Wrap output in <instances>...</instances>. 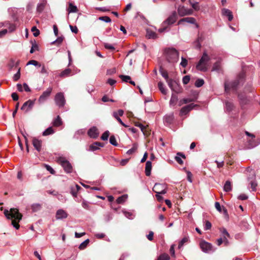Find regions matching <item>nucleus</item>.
Masks as SVG:
<instances>
[{
	"label": "nucleus",
	"mask_w": 260,
	"mask_h": 260,
	"mask_svg": "<svg viewBox=\"0 0 260 260\" xmlns=\"http://www.w3.org/2000/svg\"><path fill=\"white\" fill-rule=\"evenodd\" d=\"M4 214L7 219H14L11 221V224L16 230L19 229L20 225L18 223L21 220L22 215L19 213L18 209L17 208H11L9 211L5 209L4 211Z\"/></svg>",
	"instance_id": "obj_1"
},
{
	"label": "nucleus",
	"mask_w": 260,
	"mask_h": 260,
	"mask_svg": "<svg viewBox=\"0 0 260 260\" xmlns=\"http://www.w3.org/2000/svg\"><path fill=\"white\" fill-rule=\"evenodd\" d=\"M245 81V74L244 72L240 73L236 79L230 82H226L224 83V89L226 92L230 90H237L240 85H242Z\"/></svg>",
	"instance_id": "obj_2"
},
{
	"label": "nucleus",
	"mask_w": 260,
	"mask_h": 260,
	"mask_svg": "<svg viewBox=\"0 0 260 260\" xmlns=\"http://www.w3.org/2000/svg\"><path fill=\"white\" fill-rule=\"evenodd\" d=\"M177 19V13L174 11L161 24V27L158 30V32L162 33L164 31H168L169 26L173 24Z\"/></svg>",
	"instance_id": "obj_3"
},
{
	"label": "nucleus",
	"mask_w": 260,
	"mask_h": 260,
	"mask_svg": "<svg viewBox=\"0 0 260 260\" xmlns=\"http://www.w3.org/2000/svg\"><path fill=\"white\" fill-rule=\"evenodd\" d=\"M211 58L206 52H204L203 55L196 65V69L201 72H206L208 69V62Z\"/></svg>",
	"instance_id": "obj_4"
},
{
	"label": "nucleus",
	"mask_w": 260,
	"mask_h": 260,
	"mask_svg": "<svg viewBox=\"0 0 260 260\" xmlns=\"http://www.w3.org/2000/svg\"><path fill=\"white\" fill-rule=\"evenodd\" d=\"M166 58L170 63H176L179 59V52L175 48H169L166 51Z\"/></svg>",
	"instance_id": "obj_5"
},
{
	"label": "nucleus",
	"mask_w": 260,
	"mask_h": 260,
	"mask_svg": "<svg viewBox=\"0 0 260 260\" xmlns=\"http://www.w3.org/2000/svg\"><path fill=\"white\" fill-rule=\"evenodd\" d=\"M56 162L63 168L66 173L69 174L73 172V167L71 164L65 157L61 156L57 157Z\"/></svg>",
	"instance_id": "obj_6"
},
{
	"label": "nucleus",
	"mask_w": 260,
	"mask_h": 260,
	"mask_svg": "<svg viewBox=\"0 0 260 260\" xmlns=\"http://www.w3.org/2000/svg\"><path fill=\"white\" fill-rule=\"evenodd\" d=\"M54 101L59 108L63 107L66 103L63 93H57L54 97Z\"/></svg>",
	"instance_id": "obj_7"
},
{
	"label": "nucleus",
	"mask_w": 260,
	"mask_h": 260,
	"mask_svg": "<svg viewBox=\"0 0 260 260\" xmlns=\"http://www.w3.org/2000/svg\"><path fill=\"white\" fill-rule=\"evenodd\" d=\"M200 246L202 250L205 253H210L214 251L212 245L205 241H201Z\"/></svg>",
	"instance_id": "obj_8"
},
{
	"label": "nucleus",
	"mask_w": 260,
	"mask_h": 260,
	"mask_svg": "<svg viewBox=\"0 0 260 260\" xmlns=\"http://www.w3.org/2000/svg\"><path fill=\"white\" fill-rule=\"evenodd\" d=\"M52 89L53 88L52 87H49L45 91H44L38 99L39 103H43L45 102L51 95Z\"/></svg>",
	"instance_id": "obj_9"
},
{
	"label": "nucleus",
	"mask_w": 260,
	"mask_h": 260,
	"mask_svg": "<svg viewBox=\"0 0 260 260\" xmlns=\"http://www.w3.org/2000/svg\"><path fill=\"white\" fill-rule=\"evenodd\" d=\"M178 15L183 17L186 15H191L193 13V10L191 9L186 8L183 6H179L177 9Z\"/></svg>",
	"instance_id": "obj_10"
},
{
	"label": "nucleus",
	"mask_w": 260,
	"mask_h": 260,
	"mask_svg": "<svg viewBox=\"0 0 260 260\" xmlns=\"http://www.w3.org/2000/svg\"><path fill=\"white\" fill-rule=\"evenodd\" d=\"M238 98L242 108L248 105L250 102L249 98L244 93H239Z\"/></svg>",
	"instance_id": "obj_11"
},
{
	"label": "nucleus",
	"mask_w": 260,
	"mask_h": 260,
	"mask_svg": "<svg viewBox=\"0 0 260 260\" xmlns=\"http://www.w3.org/2000/svg\"><path fill=\"white\" fill-rule=\"evenodd\" d=\"M124 114V111L122 109H119L117 111H114L112 113V116L114 117L117 121L119 122L122 125L125 127H127L128 126L123 122L120 116H122Z\"/></svg>",
	"instance_id": "obj_12"
},
{
	"label": "nucleus",
	"mask_w": 260,
	"mask_h": 260,
	"mask_svg": "<svg viewBox=\"0 0 260 260\" xmlns=\"http://www.w3.org/2000/svg\"><path fill=\"white\" fill-rule=\"evenodd\" d=\"M197 106H198L197 105L190 104L182 107L180 110V115L181 116L186 115L190 111Z\"/></svg>",
	"instance_id": "obj_13"
},
{
	"label": "nucleus",
	"mask_w": 260,
	"mask_h": 260,
	"mask_svg": "<svg viewBox=\"0 0 260 260\" xmlns=\"http://www.w3.org/2000/svg\"><path fill=\"white\" fill-rule=\"evenodd\" d=\"M160 185V184L156 183L153 188V190L156 193V198L158 201H161L163 199L160 194H164L167 192V190L165 189L161 190L160 191H157L156 190L157 187Z\"/></svg>",
	"instance_id": "obj_14"
},
{
	"label": "nucleus",
	"mask_w": 260,
	"mask_h": 260,
	"mask_svg": "<svg viewBox=\"0 0 260 260\" xmlns=\"http://www.w3.org/2000/svg\"><path fill=\"white\" fill-rule=\"evenodd\" d=\"M174 120V116L173 113L166 115L163 118L164 123L167 126L171 125L173 122Z\"/></svg>",
	"instance_id": "obj_15"
},
{
	"label": "nucleus",
	"mask_w": 260,
	"mask_h": 260,
	"mask_svg": "<svg viewBox=\"0 0 260 260\" xmlns=\"http://www.w3.org/2000/svg\"><path fill=\"white\" fill-rule=\"evenodd\" d=\"M35 102L34 101L29 100L23 104L21 109L27 112L32 108Z\"/></svg>",
	"instance_id": "obj_16"
},
{
	"label": "nucleus",
	"mask_w": 260,
	"mask_h": 260,
	"mask_svg": "<svg viewBox=\"0 0 260 260\" xmlns=\"http://www.w3.org/2000/svg\"><path fill=\"white\" fill-rule=\"evenodd\" d=\"M187 22L190 24H194L196 27H199V24L196 23V19L193 17H186L181 19L178 22V25L181 24L183 22Z\"/></svg>",
	"instance_id": "obj_17"
},
{
	"label": "nucleus",
	"mask_w": 260,
	"mask_h": 260,
	"mask_svg": "<svg viewBox=\"0 0 260 260\" xmlns=\"http://www.w3.org/2000/svg\"><path fill=\"white\" fill-rule=\"evenodd\" d=\"M87 134L90 138L96 139L99 136V133L95 126H92L88 129Z\"/></svg>",
	"instance_id": "obj_18"
},
{
	"label": "nucleus",
	"mask_w": 260,
	"mask_h": 260,
	"mask_svg": "<svg viewBox=\"0 0 260 260\" xmlns=\"http://www.w3.org/2000/svg\"><path fill=\"white\" fill-rule=\"evenodd\" d=\"M104 146V145L103 143L99 142H95L89 146L88 151H94L99 149L100 147H103Z\"/></svg>",
	"instance_id": "obj_19"
},
{
	"label": "nucleus",
	"mask_w": 260,
	"mask_h": 260,
	"mask_svg": "<svg viewBox=\"0 0 260 260\" xmlns=\"http://www.w3.org/2000/svg\"><path fill=\"white\" fill-rule=\"evenodd\" d=\"M68 213L63 209H59L56 213V218L57 219H62L68 217Z\"/></svg>",
	"instance_id": "obj_20"
},
{
	"label": "nucleus",
	"mask_w": 260,
	"mask_h": 260,
	"mask_svg": "<svg viewBox=\"0 0 260 260\" xmlns=\"http://www.w3.org/2000/svg\"><path fill=\"white\" fill-rule=\"evenodd\" d=\"M42 142L41 140H39L37 138H34L32 139V145L38 151L40 152L42 148Z\"/></svg>",
	"instance_id": "obj_21"
},
{
	"label": "nucleus",
	"mask_w": 260,
	"mask_h": 260,
	"mask_svg": "<svg viewBox=\"0 0 260 260\" xmlns=\"http://www.w3.org/2000/svg\"><path fill=\"white\" fill-rule=\"evenodd\" d=\"M168 86L172 90L174 91H177V88L178 87V85L177 83L173 80L172 79H170L167 81Z\"/></svg>",
	"instance_id": "obj_22"
},
{
	"label": "nucleus",
	"mask_w": 260,
	"mask_h": 260,
	"mask_svg": "<svg viewBox=\"0 0 260 260\" xmlns=\"http://www.w3.org/2000/svg\"><path fill=\"white\" fill-rule=\"evenodd\" d=\"M224 110L226 112L230 113L233 110L234 108V105L233 102L229 101H225L224 102Z\"/></svg>",
	"instance_id": "obj_23"
},
{
	"label": "nucleus",
	"mask_w": 260,
	"mask_h": 260,
	"mask_svg": "<svg viewBox=\"0 0 260 260\" xmlns=\"http://www.w3.org/2000/svg\"><path fill=\"white\" fill-rule=\"evenodd\" d=\"M152 169V162L150 160H148L146 162L145 173L147 176H150L151 175Z\"/></svg>",
	"instance_id": "obj_24"
},
{
	"label": "nucleus",
	"mask_w": 260,
	"mask_h": 260,
	"mask_svg": "<svg viewBox=\"0 0 260 260\" xmlns=\"http://www.w3.org/2000/svg\"><path fill=\"white\" fill-rule=\"evenodd\" d=\"M222 15L227 16L228 20L231 21L233 19V15L231 11L227 9H223L222 10Z\"/></svg>",
	"instance_id": "obj_25"
},
{
	"label": "nucleus",
	"mask_w": 260,
	"mask_h": 260,
	"mask_svg": "<svg viewBox=\"0 0 260 260\" xmlns=\"http://www.w3.org/2000/svg\"><path fill=\"white\" fill-rule=\"evenodd\" d=\"M181 157L185 158V156L184 154L181 152H178L177 153V155L175 156V160L180 165H182L183 163V160L181 159Z\"/></svg>",
	"instance_id": "obj_26"
},
{
	"label": "nucleus",
	"mask_w": 260,
	"mask_h": 260,
	"mask_svg": "<svg viewBox=\"0 0 260 260\" xmlns=\"http://www.w3.org/2000/svg\"><path fill=\"white\" fill-rule=\"evenodd\" d=\"M62 121L60 117L58 115L52 121V125L54 126L58 127L62 125Z\"/></svg>",
	"instance_id": "obj_27"
},
{
	"label": "nucleus",
	"mask_w": 260,
	"mask_h": 260,
	"mask_svg": "<svg viewBox=\"0 0 260 260\" xmlns=\"http://www.w3.org/2000/svg\"><path fill=\"white\" fill-rule=\"evenodd\" d=\"M71 72L70 69H66L60 73L59 77L61 78L68 77L71 75Z\"/></svg>",
	"instance_id": "obj_28"
},
{
	"label": "nucleus",
	"mask_w": 260,
	"mask_h": 260,
	"mask_svg": "<svg viewBox=\"0 0 260 260\" xmlns=\"http://www.w3.org/2000/svg\"><path fill=\"white\" fill-rule=\"evenodd\" d=\"M159 71L161 75L165 78L166 81L170 79L169 78L168 72L164 70L161 67H160Z\"/></svg>",
	"instance_id": "obj_29"
},
{
	"label": "nucleus",
	"mask_w": 260,
	"mask_h": 260,
	"mask_svg": "<svg viewBox=\"0 0 260 260\" xmlns=\"http://www.w3.org/2000/svg\"><path fill=\"white\" fill-rule=\"evenodd\" d=\"M178 101V96L177 95L172 94L170 101V106H174L176 105Z\"/></svg>",
	"instance_id": "obj_30"
},
{
	"label": "nucleus",
	"mask_w": 260,
	"mask_h": 260,
	"mask_svg": "<svg viewBox=\"0 0 260 260\" xmlns=\"http://www.w3.org/2000/svg\"><path fill=\"white\" fill-rule=\"evenodd\" d=\"M4 26L8 27L9 31L11 32L14 31L16 29V26L14 24L10 23L9 22H5L4 24Z\"/></svg>",
	"instance_id": "obj_31"
},
{
	"label": "nucleus",
	"mask_w": 260,
	"mask_h": 260,
	"mask_svg": "<svg viewBox=\"0 0 260 260\" xmlns=\"http://www.w3.org/2000/svg\"><path fill=\"white\" fill-rule=\"evenodd\" d=\"M42 208L41 204L39 203H35L31 205V209L33 212H36L40 211Z\"/></svg>",
	"instance_id": "obj_32"
},
{
	"label": "nucleus",
	"mask_w": 260,
	"mask_h": 260,
	"mask_svg": "<svg viewBox=\"0 0 260 260\" xmlns=\"http://www.w3.org/2000/svg\"><path fill=\"white\" fill-rule=\"evenodd\" d=\"M146 37L148 39H156L157 38V34L150 30H147Z\"/></svg>",
	"instance_id": "obj_33"
},
{
	"label": "nucleus",
	"mask_w": 260,
	"mask_h": 260,
	"mask_svg": "<svg viewBox=\"0 0 260 260\" xmlns=\"http://www.w3.org/2000/svg\"><path fill=\"white\" fill-rule=\"evenodd\" d=\"M232 189V187L231 182L230 181L227 180L225 182V184L224 185L223 190L225 192H229V191H231Z\"/></svg>",
	"instance_id": "obj_34"
},
{
	"label": "nucleus",
	"mask_w": 260,
	"mask_h": 260,
	"mask_svg": "<svg viewBox=\"0 0 260 260\" xmlns=\"http://www.w3.org/2000/svg\"><path fill=\"white\" fill-rule=\"evenodd\" d=\"M32 46L30 50V53H33L35 51L39 50V47L35 40L30 41Z\"/></svg>",
	"instance_id": "obj_35"
},
{
	"label": "nucleus",
	"mask_w": 260,
	"mask_h": 260,
	"mask_svg": "<svg viewBox=\"0 0 260 260\" xmlns=\"http://www.w3.org/2000/svg\"><path fill=\"white\" fill-rule=\"evenodd\" d=\"M54 133V131L52 128L51 126L48 127L46 130H45L43 133V136H46L50 135H52Z\"/></svg>",
	"instance_id": "obj_36"
},
{
	"label": "nucleus",
	"mask_w": 260,
	"mask_h": 260,
	"mask_svg": "<svg viewBox=\"0 0 260 260\" xmlns=\"http://www.w3.org/2000/svg\"><path fill=\"white\" fill-rule=\"evenodd\" d=\"M158 87L162 94H167V90L166 89L165 85L162 82L160 81L158 83Z\"/></svg>",
	"instance_id": "obj_37"
},
{
	"label": "nucleus",
	"mask_w": 260,
	"mask_h": 260,
	"mask_svg": "<svg viewBox=\"0 0 260 260\" xmlns=\"http://www.w3.org/2000/svg\"><path fill=\"white\" fill-rule=\"evenodd\" d=\"M127 199V195L124 194V195H122V196L118 197L116 199V202L118 204H122L124 202H125V201Z\"/></svg>",
	"instance_id": "obj_38"
},
{
	"label": "nucleus",
	"mask_w": 260,
	"mask_h": 260,
	"mask_svg": "<svg viewBox=\"0 0 260 260\" xmlns=\"http://www.w3.org/2000/svg\"><path fill=\"white\" fill-rule=\"evenodd\" d=\"M77 7L72 3H70L69 5V13H76L78 11Z\"/></svg>",
	"instance_id": "obj_39"
},
{
	"label": "nucleus",
	"mask_w": 260,
	"mask_h": 260,
	"mask_svg": "<svg viewBox=\"0 0 260 260\" xmlns=\"http://www.w3.org/2000/svg\"><path fill=\"white\" fill-rule=\"evenodd\" d=\"M219 232L221 233L223 238H224V237L229 238L230 237L229 233L224 228H220Z\"/></svg>",
	"instance_id": "obj_40"
},
{
	"label": "nucleus",
	"mask_w": 260,
	"mask_h": 260,
	"mask_svg": "<svg viewBox=\"0 0 260 260\" xmlns=\"http://www.w3.org/2000/svg\"><path fill=\"white\" fill-rule=\"evenodd\" d=\"M63 39L64 37L63 36L59 37L55 41H53L51 44L58 46L62 43Z\"/></svg>",
	"instance_id": "obj_41"
},
{
	"label": "nucleus",
	"mask_w": 260,
	"mask_h": 260,
	"mask_svg": "<svg viewBox=\"0 0 260 260\" xmlns=\"http://www.w3.org/2000/svg\"><path fill=\"white\" fill-rule=\"evenodd\" d=\"M122 212L124 216L129 219H133L134 217V214L131 212L123 210Z\"/></svg>",
	"instance_id": "obj_42"
},
{
	"label": "nucleus",
	"mask_w": 260,
	"mask_h": 260,
	"mask_svg": "<svg viewBox=\"0 0 260 260\" xmlns=\"http://www.w3.org/2000/svg\"><path fill=\"white\" fill-rule=\"evenodd\" d=\"M89 242V240L88 239L85 240L84 241H83L80 244V245L79 246V248L81 250L85 249L88 244Z\"/></svg>",
	"instance_id": "obj_43"
},
{
	"label": "nucleus",
	"mask_w": 260,
	"mask_h": 260,
	"mask_svg": "<svg viewBox=\"0 0 260 260\" xmlns=\"http://www.w3.org/2000/svg\"><path fill=\"white\" fill-rule=\"evenodd\" d=\"M204 84V81L202 79H198L194 83L196 87H200L202 86Z\"/></svg>",
	"instance_id": "obj_44"
},
{
	"label": "nucleus",
	"mask_w": 260,
	"mask_h": 260,
	"mask_svg": "<svg viewBox=\"0 0 260 260\" xmlns=\"http://www.w3.org/2000/svg\"><path fill=\"white\" fill-rule=\"evenodd\" d=\"M189 240L188 237H185L182 239V240L179 242L178 244V248H181L184 243L187 242Z\"/></svg>",
	"instance_id": "obj_45"
},
{
	"label": "nucleus",
	"mask_w": 260,
	"mask_h": 260,
	"mask_svg": "<svg viewBox=\"0 0 260 260\" xmlns=\"http://www.w3.org/2000/svg\"><path fill=\"white\" fill-rule=\"evenodd\" d=\"M119 77L122 81L124 82H129V80L131 79V77L127 75H120Z\"/></svg>",
	"instance_id": "obj_46"
},
{
	"label": "nucleus",
	"mask_w": 260,
	"mask_h": 260,
	"mask_svg": "<svg viewBox=\"0 0 260 260\" xmlns=\"http://www.w3.org/2000/svg\"><path fill=\"white\" fill-rule=\"evenodd\" d=\"M109 142L111 145H112L114 146H117L118 145V143L116 141V138H115V136L113 135L111 136L110 137Z\"/></svg>",
	"instance_id": "obj_47"
},
{
	"label": "nucleus",
	"mask_w": 260,
	"mask_h": 260,
	"mask_svg": "<svg viewBox=\"0 0 260 260\" xmlns=\"http://www.w3.org/2000/svg\"><path fill=\"white\" fill-rule=\"evenodd\" d=\"M82 206L85 209H86L88 210H90V206L89 202H87L86 201H85L84 200H83L82 201Z\"/></svg>",
	"instance_id": "obj_48"
},
{
	"label": "nucleus",
	"mask_w": 260,
	"mask_h": 260,
	"mask_svg": "<svg viewBox=\"0 0 260 260\" xmlns=\"http://www.w3.org/2000/svg\"><path fill=\"white\" fill-rule=\"evenodd\" d=\"M250 187L252 189V191H255L256 190V187L257 185V184L255 180H252L250 182Z\"/></svg>",
	"instance_id": "obj_49"
},
{
	"label": "nucleus",
	"mask_w": 260,
	"mask_h": 260,
	"mask_svg": "<svg viewBox=\"0 0 260 260\" xmlns=\"http://www.w3.org/2000/svg\"><path fill=\"white\" fill-rule=\"evenodd\" d=\"M212 227V224L211 223L208 221L206 220L205 222L204 226V229L205 231L210 230Z\"/></svg>",
	"instance_id": "obj_50"
},
{
	"label": "nucleus",
	"mask_w": 260,
	"mask_h": 260,
	"mask_svg": "<svg viewBox=\"0 0 260 260\" xmlns=\"http://www.w3.org/2000/svg\"><path fill=\"white\" fill-rule=\"evenodd\" d=\"M99 19L100 20L104 21L107 23H109L111 21V18L107 16H101V17H99Z\"/></svg>",
	"instance_id": "obj_51"
},
{
	"label": "nucleus",
	"mask_w": 260,
	"mask_h": 260,
	"mask_svg": "<svg viewBox=\"0 0 260 260\" xmlns=\"http://www.w3.org/2000/svg\"><path fill=\"white\" fill-rule=\"evenodd\" d=\"M189 3L194 10L198 11L200 9V6L198 2L192 3L191 1L189 0Z\"/></svg>",
	"instance_id": "obj_52"
},
{
	"label": "nucleus",
	"mask_w": 260,
	"mask_h": 260,
	"mask_svg": "<svg viewBox=\"0 0 260 260\" xmlns=\"http://www.w3.org/2000/svg\"><path fill=\"white\" fill-rule=\"evenodd\" d=\"M109 132L108 131H105L102 135L101 138L103 141L107 140L109 136Z\"/></svg>",
	"instance_id": "obj_53"
},
{
	"label": "nucleus",
	"mask_w": 260,
	"mask_h": 260,
	"mask_svg": "<svg viewBox=\"0 0 260 260\" xmlns=\"http://www.w3.org/2000/svg\"><path fill=\"white\" fill-rule=\"evenodd\" d=\"M193 101L192 99L190 98H184L180 102L179 106H181L182 104H187Z\"/></svg>",
	"instance_id": "obj_54"
},
{
	"label": "nucleus",
	"mask_w": 260,
	"mask_h": 260,
	"mask_svg": "<svg viewBox=\"0 0 260 260\" xmlns=\"http://www.w3.org/2000/svg\"><path fill=\"white\" fill-rule=\"evenodd\" d=\"M29 64L34 65L35 66L41 67V64H39V62L35 60H29L27 63V65H29Z\"/></svg>",
	"instance_id": "obj_55"
},
{
	"label": "nucleus",
	"mask_w": 260,
	"mask_h": 260,
	"mask_svg": "<svg viewBox=\"0 0 260 260\" xmlns=\"http://www.w3.org/2000/svg\"><path fill=\"white\" fill-rule=\"evenodd\" d=\"M31 31L34 32L33 35L35 37H37L40 34V31L38 29H37L36 26H33L31 28Z\"/></svg>",
	"instance_id": "obj_56"
},
{
	"label": "nucleus",
	"mask_w": 260,
	"mask_h": 260,
	"mask_svg": "<svg viewBox=\"0 0 260 260\" xmlns=\"http://www.w3.org/2000/svg\"><path fill=\"white\" fill-rule=\"evenodd\" d=\"M45 167L46 169V170L49 171L51 174H54L55 173V171L54 170V169L49 165H45Z\"/></svg>",
	"instance_id": "obj_57"
},
{
	"label": "nucleus",
	"mask_w": 260,
	"mask_h": 260,
	"mask_svg": "<svg viewBox=\"0 0 260 260\" xmlns=\"http://www.w3.org/2000/svg\"><path fill=\"white\" fill-rule=\"evenodd\" d=\"M190 76L188 75L185 76L183 77L182 82L184 84H187L190 81Z\"/></svg>",
	"instance_id": "obj_58"
},
{
	"label": "nucleus",
	"mask_w": 260,
	"mask_h": 260,
	"mask_svg": "<svg viewBox=\"0 0 260 260\" xmlns=\"http://www.w3.org/2000/svg\"><path fill=\"white\" fill-rule=\"evenodd\" d=\"M20 77V69H19L17 72L14 75L13 80L16 81L19 79Z\"/></svg>",
	"instance_id": "obj_59"
},
{
	"label": "nucleus",
	"mask_w": 260,
	"mask_h": 260,
	"mask_svg": "<svg viewBox=\"0 0 260 260\" xmlns=\"http://www.w3.org/2000/svg\"><path fill=\"white\" fill-rule=\"evenodd\" d=\"M187 60L184 57H181V62L180 63V65L183 68H185L187 65Z\"/></svg>",
	"instance_id": "obj_60"
},
{
	"label": "nucleus",
	"mask_w": 260,
	"mask_h": 260,
	"mask_svg": "<svg viewBox=\"0 0 260 260\" xmlns=\"http://www.w3.org/2000/svg\"><path fill=\"white\" fill-rule=\"evenodd\" d=\"M104 47L107 49H109V50H115V47L112 45H111L110 44L105 43Z\"/></svg>",
	"instance_id": "obj_61"
},
{
	"label": "nucleus",
	"mask_w": 260,
	"mask_h": 260,
	"mask_svg": "<svg viewBox=\"0 0 260 260\" xmlns=\"http://www.w3.org/2000/svg\"><path fill=\"white\" fill-rule=\"evenodd\" d=\"M77 192H78V191H77V190L75 189V188L74 187H71L70 193L72 194V195L74 197H77Z\"/></svg>",
	"instance_id": "obj_62"
},
{
	"label": "nucleus",
	"mask_w": 260,
	"mask_h": 260,
	"mask_svg": "<svg viewBox=\"0 0 260 260\" xmlns=\"http://www.w3.org/2000/svg\"><path fill=\"white\" fill-rule=\"evenodd\" d=\"M193 44L195 48L197 49H200L201 48V43H200L198 41H194Z\"/></svg>",
	"instance_id": "obj_63"
},
{
	"label": "nucleus",
	"mask_w": 260,
	"mask_h": 260,
	"mask_svg": "<svg viewBox=\"0 0 260 260\" xmlns=\"http://www.w3.org/2000/svg\"><path fill=\"white\" fill-rule=\"evenodd\" d=\"M57 198L59 201L62 202H66L67 200V199H66V198L64 196H63L61 194H59V193H58V195L57 196Z\"/></svg>",
	"instance_id": "obj_64"
}]
</instances>
